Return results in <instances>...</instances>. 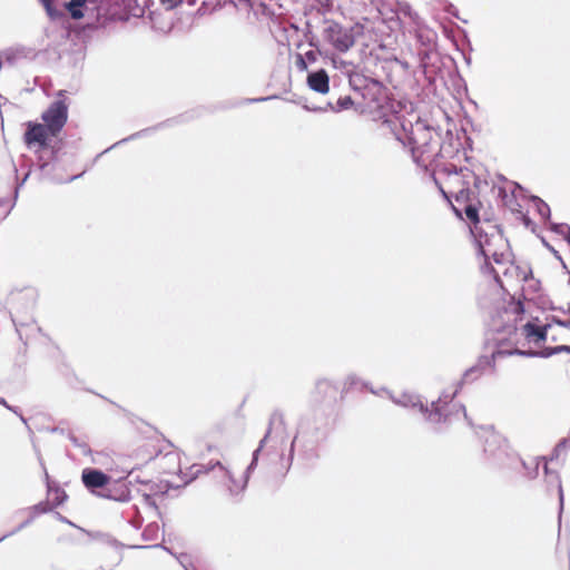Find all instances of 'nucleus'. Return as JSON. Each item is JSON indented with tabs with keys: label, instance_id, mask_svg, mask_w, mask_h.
I'll list each match as a JSON object with an SVG mask.
<instances>
[{
	"label": "nucleus",
	"instance_id": "f257e3e1",
	"mask_svg": "<svg viewBox=\"0 0 570 570\" xmlns=\"http://www.w3.org/2000/svg\"><path fill=\"white\" fill-rule=\"evenodd\" d=\"M338 391L340 385L327 379H320L316 381L313 394V399L316 404L301 416L296 433L289 442L287 455H285L283 446L279 451L272 450L275 448L276 443L284 445L285 440L288 439L284 414L278 409L274 410L271 414L266 433L259 441L258 446L254 450L252 460L244 471L243 482L239 487L233 473L218 460L215 462L210 461L207 465L193 464L190 468L191 476L186 483H190L200 473H208L215 468H219L224 478L227 479L229 483V493L232 495L240 494L247 488L250 474L257 468L259 454L268 441L273 444L266 451V456L269 461L278 459L279 469L277 470V473L282 476H285L288 473L293 464L296 449L299 459L305 462H314L318 459L320 444L327 439L333 428V409L337 401Z\"/></svg>",
	"mask_w": 570,
	"mask_h": 570
},
{
	"label": "nucleus",
	"instance_id": "f03ea898",
	"mask_svg": "<svg viewBox=\"0 0 570 570\" xmlns=\"http://www.w3.org/2000/svg\"><path fill=\"white\" fill-rule=\"evenodd\" d=\"M57 136L58 135L53 134L51 129H48L45 124L27 121L23 142L29 149L37 147V166L45 179L56 184L71 183L80 178L83 173L72 175L68 178H58L52 173V170L58 167L61 156L65 155V153H62L65 144L61 139H58L52 144V138Z\"/></svg>",
	"mask_w": 570,
	"mask_h": 570
},
{
	"label": "nucleus",
	"instance_id": "7ed1b4c3",
	"mask_svg": "<svg viewBox=\"0 0 570 570\" xmlns=\"http://www.w3.org/2000/svg\"><path fill=\"white\" fill-rule=\"evenodd\" d=\"M360 95L365 100L366 108L375 116V119L382 120V125L394 132L401 118V102L376 79H373Z\"/></svg>",
	"mask_w": 570,
	"mask_h": 570
},
{
	"label": "nucleus",
	"instance_id": "20e7f679",
	"mask_svg": "<svg viewBox=\"0 0 570 570\" xmlns=\"http://www.w3.org/2000/svg\"><path fill=\"white\" fill-rule=\"evenodd\" d=\"M483 452L489 464L500 470H515L521 461V458L510 449L507 439L492 429L484 440Z\"/></svg>",
	"mask_w": 570,
	"mask_h": 570
},
{
	"label": "nucleus",
	"instance_id": "39448f33",
	"mask_svg": "<svg viewBox=\"0 0 570 570\" xmlns=\"http://www.w3.org/2000/svg\"><path fill=\"white\" fill-rule=\"evenodd\" d=\"M414 127L415 131L413 129V125L411 124V129L407 131L405 122L400 120L397 122V127L392 134L395 136V139L402 142L404 146H410L413 159L417 163L415 157V151L417 149L421 150L422 155L430 151V131L433 129V127L421 118L416 120Z\"/></svg>",
	"mask_w": 570,
	"mask_h": 570
},
{
	"label": "nucleus",
	"instance_id": "423d86ee",
	"mask_svg": "<svg viewBox=\"0 0 570 570\" xmlns=\"http://www.w3.org/2000/svg\"><path fill=\"white\" fill-rule=\"evenodd\" d=\"M325 23L324 39L341 52L350 50L355 42L352 30L333 20H325Z\"/></svg>",
	"mask_w": 570,
	"mask_h": 570
},
{
	"label": "nucleus",
	"instance_id": "0eeeda50",
	"mask_svg": "<svg viewBox=\"0 0 570 570\" xmlns=\"http://www.w3.org/2000/svg\"><path fill=\"white\" fill-rule=\"evenodd\" d=\"M43 124L53 134L59 135L68 120V105L63 99H57L42 112Z\"/></svg>",
	"mask_w": 570,
	"mask_h": 570
},
{
	"label": "nucleus",
	"instance_id": "6e6552de",
	"mask_svg": "<svg viewBox=\"0 0 570 570\" xmlns=\"http://www.w3.org/2000/svg\"><path fill=\"white\" fill-rule=\"evenodd\" d=\"M81 482L89 493L99 497L107 490L111 482V476L97 468H85L81 471Z\"/></svg>",
	"mask_w": 570,
	"mask_h": 570
},
{
	"label": "nucleus",
	"instance_id": "1a4fd4ad",
	"mask_svg": "<svg viewBox=\"0 0 570 570\" xmlns=\"http://www.w3.org/2000/svg\"><path fill=\"white\" fill-rule=\"evenodd\" d=\"M442 402L443 397L439 396L438 400L431 402V405L428 404V412H421L425 421L432 424V432L436 434L443 432L441 425L446 423L450 416Z\"/></svg>",
	"mask_w": 570,
	"mask_h": 570
},
{
	"label": "nucleus",
	"instance_id": "9d476101",
	"mask_svg": "<svg viewBox=\"0 0 570 570\" xmlns=\"http://www.w3.org/2000/svg\"><path fill=\"white\" fill-rule=\"evenodd\" d=\"M416 55L420 61V68L425 78L431 81L439 70L438 62L440 57L436 48L416 49Z\"/></svg>",
	"mask_w": 570,
	"mask_h": 570
},
{
	"label": "nucleus",
	"instance_id": "9b49d317",
	"mask_svg": "<svg viewBox=\"0 0 570 570\" xmlns=\"http://www.w3.org/2000/svg\"><path fill=\"white\" fill-rule=\"evenodd\" d=\"M460 146L462 141L459 135L454 137L451 129L445 131V138L440 145L439 151L434 155L432 163L435 167H439V158H454L460 153Z\"/></svg>",
	"mask_w": 570,
	"mask_h": 570
},
{
	"label": "nucleus",
	"instance_id": "f8f14e48",
	"mask_svg": "<svg viewBox=\"0 0 570 570\" xmlns=\"http://www.w3.org/2000/svg\"><path fill=\"white\" fill-rule=\"evenodd\" d=\"M539 317H532V320L528 321L523 326V335L529 342H534L535 344L544 343L548 338V331L551 327L550 323H546L544 325H539Z\"/></svg>",
	"mask_w": 570,
	"mask_h": 570
},
{
	"label": "nucleus",
	"instance_id": "ddd939ff",
	"mask_svg": "<svg viewBox=\"0 0 570 570\" xmlns=\"http://www.w3.org/2000/svg\"><path fill=\"white\" fill-rule=\"evenodd\" d=\"M129 484L130 482H126L122 479L111 481L107 490L100 493V498L117 502H128L131 499Z\"/></svg>",
	"mask_w": 570,
	"mask_h": 570
},
{
	"label": "nucleus",
	"instance_id": "4468645a",
	"mask_svg": "<svg viewBox=\"0 0 570 570\" xmlns=\"http://www.w3.org/2000/svg\"><path fill=\"white\" fill-rule=\"evenodd\" d=\"M560 353L570 354V345L562 344V345H556V346H543L538 351L532 350V348H529V350L514 348L513 351H511L510 354H515V355L522 356V357L549 358V357L560 354Z\"/></svg>",
	"mask_w": 570,
	"mask_h": 570
},
{
	"label": "nucleus",
	"instance_id": "2eb2a0df",
	"mask_svg": "<svg viewBox=\"0 0 570 570\" xmlns=\"http://www.w3.org/2000/svg\"><path fill=\"white\" fill-rule=\"evenodd\" d=\"M13 324L16 326V331L18 333L19 340L22 342V346H20L17 352V356L14 358V364L18 366H21L26 363V360H27V346H28V340H29V335L23 334L22 330L24 327H27V328H30L31 332H35V331L40 332L41 328L35 324V321H32L30 324L22 323V322L18 323L13 318Z\"/></svg>",
	"mask_w": 570,
	"mask_h": 570
},
{
	"label": "nucleus",
	"instance_id": "dca6fc26",
	"mask_svg": "<svg viewBox=\"0 0 570 570\" xmlns=\"http://www.w3.org/2000/svg\"><path fill=\"white\" fill-rule=\"evenodd\" d=\"M543 472H544V478H546V483H547L548 490H550L553 487L557 489L558 500H559V522H560L561 514L563 512V507H564V493H563L561 476L557 471H553L549 468L548 461H546L543 464Z\"/></svg>",
	"mask_w": 570,
	"mask_h": 570
},
{
	"label": "nucleus",
	"instance_id": "f3484780",
	"mask_svg": "<svg viewBox=\"0 0 570 570\" xmlns=\"http://www.w3.org/2000/svg\"><path fill=\"white\" fill-rule=\"evenodd\" d=\"M307 86L311 90L326 95L330 91V77L325 69L321 68L307 73Z\"/></svg>",
	"mask_w": 570,
	"mask_h": 570
},
{
	"label": "nucleus",
	"instance_id": "a211bd4d",
	"mask_svg": "<svg viewBox=\"0 0 570 570\" xmlns=\"http://www.w3.org/2000/svg\"><path fill=\"white\" fill-rule=\"evenodd\" d=\"M203 110H204V108L199 107V108H195V109L188 110L186 112L179 114L175 117L167 118V119L156 124V128L158 130H160V129L187 124V122L200 117L203 115Z\"/></svg>",
	"mask_w": 570,
	"mask_h": 570
},
{
	"label": "nucleus",
	"instance_id": "6ab92c4d",
	"mask_svg": "<svg viewBox=\"0 0 570 570\" xmlns=\"http://www.w3.org/2000/svg\"><path fill=\"white\" fill-rule=\"evenodd\" d=\"M40 464L43 468L45 471V478H46V487H47V493H55V498L51 502L53 509L62 505L68 500L67 492L55 481L50 480V476L47 472V469L43 464V461L40 459Z\"/></svg>",
	"mask_w": 570,
	"mask_h": 570
},
{
	"label": "nucleus",
	"instance_id": "aec40b11",
	"mask_svg": "<svg viewBox=\"0 0 570 570\" xmlns=\"http://www.w3.org/2000/svg\"><path fill=\"white\" fill-rule=\"evenodd\" d=\"M394 402L403 407L416 409L420 413L428 412V401L420 394L405 392Z\"/></svg>",
	"mask_w": 570,
	"mask_h": 570
},
{
	"label": "nucleus",
	"instance_id": "412c9836",
	"mask_svg": "<svg viewBox=\"0 0 570 570\" xmlns=\"http://www.w3.org/2000/svg\"><path fill=\"white\" fill-rule=\"evenodd\" d=\"M469 128H471L472 130H475V125H474L472 118L468 114H464V117L461 120V127H460V132L463 135L464 140L462 141V146H460V150L463 151L464 160L468 163L470 161L471 157L468 156L466 151L473 150V140L468 134Z\"/></svg>",
	"mask_w": 570,
	"mask_h": 570
},
{
	"label": "nucleus",
	"instance_id": "4be33fe9",
	"mask_svg": "<svg viewBox=\"0 0 570 570\" xmlns=\"http://www.w3.org/2000/svg\"><path fill=\"white\" fill-rule=\"evenodd\" d=\"M511 352H505L500 348H497L493 351L490 355H480L474 364L476 368H479L483 374H485L488 371L490 373L495 372V361L497 357H502L505 355H511Z\"/></svg>",
	"mask_w": 570,
	"mask_h": 570
},
{
	"label": "nucleus",
	"instance_id": "5701e85b",
	"mask_svg": "<svg viewBox=\"0 0 570 570\" xmlns=\"http://www.w3.org/2000/svg\"><path fill=\"white\" fill-rule=\"evenodd\" d=\"M58 9L62 10L63 14L67 12L70 18L79 20L85 17L88 6L86 0H69L63 2L62 9ZM65 18L66 16H63V18H61L59 21L63 20Z\"/></svg>",
	"mask_w": 570,
	"mask_h": 570
},
{
	"label": "nucleus",
	"instance_id": "b1692460",
	"mask_svg": "<svg viewBox=\"0 0 570 570\" xmlns=\"http://www.w3.org/2000/svg\"><path fill=\"white\" fill-rule=\"evenodd\" d=\"M470 234L473 238L478 255L484 254V246L489 244L488 233L480 226V223L470 225Z\"/></svg>",
	"mask_w": 570,
	"mask_h": 570
},
{
	"label": "nucleus",
	"instance_id": "393cba45",
	"mask_svg": "<svg viewBox=\"0 0 570 570\" xmlns=\"http://www.w3.org/2000/svg\"><path fill=\"white\" fill-rule=\"evenodd\" d=\"M436 33L431 29H419L415 32L416 49L436 48Z\"/></svg>",
	"mask_w": 570,
	"mask_h": 570
},
{
	"label": "nucleus",
	"instance_id": "a878e982",
	"mask_svg": "<svg viewBox=\"0 0 570 570\" xmlns=\"http://www.w3.org/2000/svg\"><path fill=\"white\" fill-rule=\"evenodd\" d=\"M540 461H543L544 463L548 461V459L546 456H538L533 458L531 462H527L525 460L521 459V461L518 463V466L521 465L524 469L525 478L529 480H534L539 475Z\"/></svg>",
	"mask_w": 570,
	"mask_h": 570
},
{
	"label": "nucleus",
	"instance_id": "bb28decb",
	"mask_svg": "<svg viewBox=\"0 0 570 570\" xmlns=\"http://www.w3.org/2000/svg\"><path fill=\"white\" fill-rule=\"evenodd\" d=\"M158 129L156 128V125L151 126V127H147V128H144L141 130H138L131 135H129L128 137L126 138H122L120 140H118L117 142H115L114 145H111L110 147H108L107 149H105L102 153L98 154L96 158H99L101 155L108 153L109 150L122 145V144H126L128 141H131V140H135V139H138V138H141V137H146L155 131H157Z\"/></svg>",
	"mask_w": 570,
	"mask_h": 570
},
{
	"label": "nucleus",
	"instance_id": "cd10ccee",
	"mask_svg": "<svg viewBox=\"0 0 570 570\" xmlns=\"http://www.w3.org/2000/svg\"><path fill=\"white\" fill-rule=\"evenodd\" d=\"M528 199L534 205L535 212L541 217L543 223L548 224L551 220L550 206L537 195H530Z\"/></svg>",
	"mask_w": 570,
	"mask_h": 570
},
{
	"label": "nucleus",
	"instance_id": "c85d7f7f",
	"mask_svg": "<svg viewBox=\"0 0 570 570\" xmlns=\"http://www.w3.org/2000/svg\"><path fill=\"white\" fill-rule=\"evenodd\" d=\"M348 75V83L353 91L361 94L365 87L368 86L370 82H372L373 78L366 77L358 72H350Z\"/></svg>",
	"mask_w": 570,
	"mask_h": 570
},
{
	"label": "nucleus",
	"instance_id": "c756f323",
	"mask_svg": "<svg viewBox=\"0 0 570 570\" xmlns=\"http://www.w3.org/2000/svg\"><path fill=\"white\" fill-rule=\"evenodd\" d=\"M481 257H483V264L481 265V272L483 274H487V275H491L493 281L495 282V284L503 291V292H507V289L504 288V285H503V282L499 275V273L497 272V269L493 267V265L491 264L490 262V257L488 255V253L484 250V254L483 255H480Z\"/></svg>",
	"mask_w": 570,
	"mask_h": 570
},
{
	"label": "nucleus",
	"instance_id": "7c9ffc66",
	"mask_svg": "<svg viewBox=\"0 0 570 570\" xmlns=\"http://www.w3.org/2000/svg\"><path fill=\"white\" fill-rule=\"evenodd\" d=\"M511 184L513 185V189L510 193V198L508 199V205H505V206L510 208L512 214L519 216L520 212H522V206L518 202V196H517L515 191L520 190L523 194H525L527 189L517 181H512Z\"/></svg>",
	"mask_w": 570,
	"mask_h": 570
},
{
	"label": "nucleus",
	"instance_id": "2f4dec72",
	"mask_svg": "<svg viewBox=\"0 0 570 570\" xmlns=\"http://www.w3.org/2000/svg\"><path fill=\"white\" fill-rule=\"evenodd\" d=\"M24 49L23 48H8L0 52V59L9 66L16 65L20 59L24 58Z\"/></svg>",
	"mask_w": 570,
	"mask_h": 570
},
{
	"label": "nucleus",
	"instance_id": "473e14b6",
	"mask_svg": "<svg viewBox=\"0 0 570 570\" xmlns=\"http://www.w3.org/2000/svg\"><path fill=\"white\" fill-rule=\"evenodd\" d=\"M91 537L95 540L100 541L101 543L114 547L115 549H124V548L128 549V546H129V544L122 543L121 541H119L114 535H111L110 533H107V532L97 531V532L92 533Z\"/></svg>",
	"mask_w": 570,
	"mask_h": 570
},
{
	"label": "nucleus",
	"instance_id": "72a5a7b5",
	"mask_svg": "<svg viewBox=\"0 0 570 570\" xmlns=\"http://www.w3.org/2000/svg\"><path fill=\"white\" fill-rule=\"evenodd\" d=\"M482 375H483V372H481L479 368H476L473 364L472 366H470L469 368H466L463 372L461 380L458 382V386L463 387L465 384H471L474 381H476L479 377H481Z\"/></svg>",
	"mask_w": 570,
	"mask_h": 570
},
{
	"label": "nucleus",
	"instance_id": "f704fd0d",
	"mask_svg": "<svg viewBox=\"0 0 570 570\" xmlns=\"http://www.w3.org/2000/svg\"><path fill=\"white\" fill-rule=\"evenodd\" d=\"M28 513L36 519L37 517L53 511L51 502L47 500L40 501L27 509Z\"/></svg>",
	"mask_w": 570,
	"mask_h": 570
},
{
	"label": "nucleus",
	"instance_id": "c9c22d12",
	"mask_svg": "<svg viewBox=\"0 0 570 570\" xmlns=\"http://www.w3.org/2000/svg\"><path fill=\"white\" fill-rule=\"evenodd\" d=\"M43 6L46 13L51 20H60L63 18V11L59 10L55 3V0H39Z\"/></svg>",
	"mask_w": 570,
	"mask_h": 570
},
{
	"label": "nucleus",
	"instance_id": "e433bc0d",
	"mask_svg": "<svg viewBox=\"0 0 570 570\" xmlns=\"http://www.w3.org/2000/svg\"><path fill=\"white\" fill-rule=\"evenodd\" d=\"M480 208L481 202L478 200V204L468 203L464 207V213L471 225H475L480 223Z\"/></svg>",
	"mask_w": 570,
	"mask_h": 570
},
{
	"label": "nucleus",
	"instance_id": "4c0bfd02",
	"mask_svg": "<svg viewBox=\"0 0 570 570\" xmlns=\"http://www.w3.org/2000/svg\"><path fill=\"white\" fill-rule=\"evenodd\" d=\"M158 534H159V525L157 522L154 521V522L148 523L144 528L140 537L144 541H155L158 539Z\"/></svg>",
	"mask_w": 570,
	"mask_h": 570
},
{
	"label": "nucleus",
	"instance_id": "58836bf2",
	"mask_svg": "<svg viewBox=\"0 0 570 570\" xmlns=\"http://www.w3.org/2000/svg\"><path fill=\"white\" fill-rule=\"evenodd\" d=\"M353 105L354 100L351 96L340 97L335 106H333L332 102H327V107H330L335 112L347 110L353 107Z\"/></svg>",
	"mask_w": 570,
	"mask_h": 570
},
{
	"label": "nucleus",
	"instance_id": "ea45409f",
	"mask_svg": "<svg viewBox=\"0 0 570 570\" xmlns=\"http://www.w3.org/2000/svg\"><path fill=\"white\" fill-rule=\"evenodd\" d=\"M30 173H31V170H30V168H29V169H28V171L24 174V176L22 177V179H21V180H19V179L17 178V183H16V186H14V189H13V197H12V202H11V204H10L9 208L6 210V213H4V215H3V218H6V217L10 214V212L13 209V207H14V205H16V202H17V199H18L19 190H20V188L24 185V183L27 181V179L29 178Z\"/></svg>",
	"mask_w": 570,
	"mask_h": 570
},
{
	"label": "nucleus",
	"instance_id": "a19ab883",
	"mask_svg": "<svg viewBox=\"0 0 570 570\" xmlns=\"http://www.w3.org/2000/svg\"><path fill=\"white\" fill-rule=\"evenodd\" d=\"M538 307L542 311H557L564 314L566 308L562 306H556L554 303L549 297L539 296L538 297Z\"/></svg>",
	"mask_w": 570,
	"mask_h": 570
},
{
	"label": "nucleus",
	"instance_id": "79ce46f5",
	"mask_svg": "<svg viewBox=\"0 0 570 570\" xmlns=\"http://www.w3.org/2000/svg\"><path fill=\"white\" fill-rule=\"evenodd\" d=\"M548 229L559 236L564 237L567 233L570 230V226L567 223H554L550 220L548 224H546Z\"/></svg>",
	"mask_w": 570,
	"mask_h": 570
},
{
	"label": "nucleus",
	"instance_id": "37998d69",
	"mask_svg": "<svg viewBox=\"0 0 570 570\" xmlns=\"http://www.w3.org/2000/svg\"><path fill=\"white\" fill-rule=\"evenodd\" d=\"M67 436L76 448L81 450V453L83 455L92 454V450L90 449V446L86 442H81L72 432H68Z\"/></svg>",
	"mask_w": 570,
	"mask_h": 570
},
{
	"label": "nucleus",
	"instance_id": "c03bdc74",
	"mask_svg": "<svg viewBox=\"0 0 570 570\" xmlns=\"http://www.w3.org/2000/svg\"><path fill=\"white\" fill-rule=\"evenodd\" d=\"M517 218L523 224L525 228L530 229L531 233L535 234L537 236L540 235L538 233V225L527 213L520 212V215L517 216Z\"/></svg>",
	"mask_w": 570,
	"mask_h": 570
},
{
	"label": "nucleus",
	"instance_id": "a18cd8bd",
	"mask_svg": "<svg viewBox=\"0 0 570 570\" xmlns=\"http://www.w3.org/2000/svg\"><path fill=\"white\" fill-rule=\"evenodd\" d=\"M463 185L464 187L455 194L454 198L458 203H471L472 190L469 188V183L464 180Z\"/></svg>",
	"mask_w": 570,
	"mask_h": 570
},
{
	"label": "nucleus",
	"instance_id": "49530a36",
	"mask_svg": "<svg viewBox=\"0 0 570 570\" xmlns=\"http://www.w3.org/2000/svg\"><path fill=\"white\" fill-rule=\"evenodd\" d=\"M567 449H570V435L568 438H563L559 440V442L556 444V446L552 450V453L550 455V460H554L560 455L561 451H564Z\"/></svg>",
	"mask_w": 570,
	"mask_h": 570
},
{
	"label": "nucleus",
	"instance_id": "de8ad7c7",
	"mask_svg": "<svg viewBox=\"0 0 570 570\" xmlns=\"http://www.w3.org/2000/svg\"><path fill=\"white\" fill-rule=\"evenodd\" d=\"M538 237L540 238L542 245L554 256L556 259L560 262L562 267L564 269H568L567 264L563 261L561 254L546 239V237H543L542 235H538Z\"/></svg>",
	"mask_w": 570,
	"mask_h": 570
},
{
	"label": "nucleus",
	"instance_id": "09e8293b",
	"mask_svg": "<svg viewBox=\"0 0 570 570\" xmlns=\"http://www.w3.org/2000/svg\"><path fill=\"white\" fill-rule=\"evenodd\" d=\"M304 37L307 41V43L311 46V47H314V48H318V39L316 38V36L313 33L312 31V24L309 21H306L305 23V32H304Z\"/></svg>",
	"mask_w": 570,
	"mask_h": 570
},
{
	"label": "nucleus",
	"instance_id": "8fccbe9b",
	"mask_svg": "<svg viewBox=\"0 0 570 570\" xmlns=\"http://www.w3.org/2000/svg\"><path fill=\"white\" fill-rule=\"evenodd\" d=\"M148 17H149V19L151 21L153 29L163 31L165 33H168L171 30V28H173L171 23H169L167 26H159V24H157V19L160 17V14H157L156 12L150 11Z\"/></svg>",
	"mask_w": 570,
	"mask_h": 570
},
{
	"label": "nucleus",
	"instance_id": "3c124183",
	"mask_svg": "<svg viewBox=\"0 0 570 570\" xmlns=\"http://www.w3.org/2000/svg\"><path fill=\"white\" fill-rule=\"evenodd\" d=\"M510 308H511V312L517 316H521L525 313V307H524L523 302L521 299H515L514 297L511 298Z\"/></svg>",
	"mask_w": 570,
	"mask_h": 570
},
{
	"label": "nucleus",
	"instance_id": "603ef678",
	"mask_svg": "<svg viewBox=\"0 0 570 570\" xmlns=\"http://www.w3.org/2000/svg\"><path fill=\"white\" fill-rule=\"evenodd\" d=\"M128 549H163L164 551L168 552L169 554L171 556H176L173 550L165 546L164 543H155V544H149V546H140V544H137V546H128Z\"/></svg>",
	"mask_w": 570,
	"mask_h": 570
},
{
	"label": "nucleus",
	"instance_id": "864d4df0",
	"mask_svg": "<svg viewBox=\"0 0 570 570\" xmlns=\"http://www.w3.org/2000/svg\"><path fill=\"white\" fill-rule=\"evenodd\" d=\"M35 519L29 514L28 518L24 521H21L16 528H13L11 531L6 533V537H12L23 530L24 528L29 527Z\"/></svg>",
	"mask_w": 570,
	"mask_h": 570
},
{
	"label": "nucleus",
	"instance_id": "5fc2aeb1",
	"mask_svg": "<svg viewBox=\"0 0 570 570\" xmlns=\"http://www.w3.org/2000/svg\"><path fill=\"white\" fill-rule=\"evenodd\" d=\"M441 170L448 175H460L462 174L464 170H469L466 167H458L453 164H446L444 165Z\"/></svg>",
	"mask_w": 570,
	"mask_h": 570
},
{
	"label": "nucleus",
	"instance_id": "6e6d98bb",
	"mask_svg": "<svg viewBox=\"0 0 570 570\" xmlns=\"http://www.w3.org/2000/svg\"><path fill=\"white\" fill-rule=\"evenodd\" d=\"M137 511V517H135L134 519L129 520L128 523L135 529V530H139L141 529L142 527V523H144V518L140 515L137 507L135 505L134 507Z\"/></svg>",
	"mask_w": 570,
	"mask_h": 570
},
{
	"label": "nucleus",
	"instance_id": "4d7b16f0",
	"mask_svg": "<svg viewBox=\"0 0 570 570\" xmlns=\"http://www.w3.org/2000/svg\"><path fill=\"white\" fill-rule=\"evenodd\" d=\"M7 410H9L10 412L14 413L17 416H19V419L21 420L22 423H24L26 425H28L27 423V419L23 416L21 410L19 406H16V405H10L8 402H7V406H4ZM29 429V426H27Z\"/></svg>",
	"mask_w": 570,
	"mask_h": 570
},
{
	"label": "nucleus",
	"instance_id": "13d9d810",
	"mask_svg": "<svg viewBox=\"0 0 570 570\" xmlns=\"http://www.w3.org/2000/svg\"><path fill=\"white\" fill-rule=\"evenodd\" d=\"M144 501H145V503L147 505H149L150 508L155 509L157 514L159 517H161V512H160V510H159V508H158V505H157V503H156V501H155V499H154V497L151 494L145 493L144 494Z\"/></svg>",
	"mask_w": 570,
	"mask_h": 570
},
{
	"label": "nucleus",
	"instance_id": "bf43d9fd",
	"mask_svg": "<svg viewBox=\"0 0 570 570\" xmlns=\"http://www.w3.org/2000/svg\"><path fill=\"white\" fill-rule=\"evenodd\" d=\"M518 327L515 325V323H512V324H505L499 328H497V332L498 333H507L509 335L511 334H514L517 332Z\"/></svg>",
	"mask_w": 570,
	"mask_h": 570
},
{
	"label": "nucleus",
	"instance_id": "052dcab7",
	"mask_svg": "<svg viewBox=\"0 0 570 570\" xmlns=\"http://www.w3.org/2000/svg\"><path fill=\"white\" fill-rule=\"evenodd\" d=\"M461 389H462V387H459V386L456 385V389L454 390V392H453L452 394H448V393L443 392V393H442V395H441V396L443 397V402H442V403H443V405L448 406V404H449L450 402H452V400L458 395V393H459V391H460Z\"/></svg>",
	"mask_w": 570,
	"mask_h": 570
},
{
	"label": "nucleus",
	"instance_id": "680f3d73",
	"mask_svg": "<svg viewBox=\"0 0 570 570\" xmlns=\"http://www.w3.org/2000/svg\"><path fill=\"white\" fill-rule=\"evenodd\" d=\"M175 558L186 570H189L188 566L190 564V558L187 553H180L178 556H175Z\"/></svg>",
	"mask_w": 570,
	"mask_h": 570
},
{
	"label": "nucleus",
	"instance_id": "e2e57ef3",
	"mask_svg": "<svg viewBox=\"0 0 570 570\" xmlns=\"http://www.w3.org/2000/svg\"><path fill=\"white\" fill-rule=\"evenodd\" d=\"M296 67L299 71L307 70V67H308L307 61L301 53H297V56H296Z\"/></svg>",
	"mask_w": 570,
	"mask_h": 570
},
{
	"label": "nucleus",
	"instance_id": "0e129e2a",
	"mask_svg": "<svg viewBox=\"0 0 570 570\" xmlns=\"http://www.w3.org/2000/svg\"><path fill=\"white\" fill-rule=\"evenodd\" d=\"M546 320H547V323H550L551 325L556 324V325L561 326V327L567 326L566 321L560 318L559 316H556V315L547 316Z\"/></svg>",
	"mask_w": 570,
	"mask_h": 570
},
{
	"label": "nucleus",
	"instance_id": "69168bd1",
	"mask_svg": "<svg viewBox=\"0 0 570 570\" xmlns=\"http://www.w3.org/2000/svg\"><path fill=\"white\" fill-rule=\"evenodd\" d=\"M160 2L166 8V10L170 11L179 6L183 0H160Z\"/></svg>",
	"mask_w": 570,
	"mask_h": 570
},
{
	"label": "nucleus",
	"instance_id": "338daca9",
	"mask_svg": "<svg viewBox=\"0 0 570 570\" xmlns=\"http://www.w3.org/2000/svg\"><path fill=\"white\" fill-rule=\"evenodd\" d=\"M498 197L502 200L503 205H508V199L510 198V194H508L505 187H498Z\"/></svg>",
	"mask_w": 570,
	"mask_h": 570
},
{
	"label": "nucleus",
	"instance_id": "774afa93",
	"mask_svg": "<svg viewBox=\"0 0 570 570\" xmlns=\"http://www.w3.org/2000/svg\"><path fill=\"white\" fill-rule=\"evenodd\" d=\"M333 66L338 69H346L348 66H353L351 62L338 59L337 57L332 58Z\"/></svg>",
	"mask_w": 570,
	"mask_h": 570
}]
</instances>
